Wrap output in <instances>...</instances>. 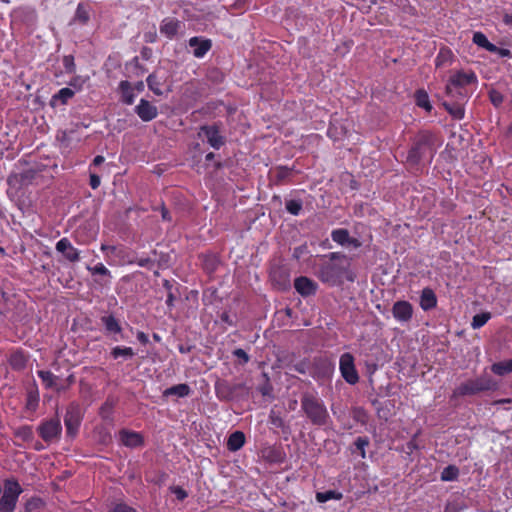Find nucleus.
Instances as JSON below:
<instances>
[{
	"label": "nucleus",
	"mask_w": 512,
	"mask_h": 512,
	"mask_svg": "<svg viewBox=\"0 0 512 512\" xmlns=\"http://www.w3.org/2000/svg\"><path fill=\"white\" fill-rule=\"evenodd\" d=\"M321 262L315 272L316 277L330 287H338L344 281L354 282L355 275L350 270L347 256L342 252H330L319 256Z\"/></svg>",
	"instance_id": "1"
},
{
	"label": "nucleus",
	"mask_w": 512,
	"mask_h": 512,
	"mask_svg": "<svg viewBox=\"0 0 512 512\" xmlns=\"http://www.w3.org/2000/svg\"><path fill=\"white\" fill-rule=\"evenodd\" d=\"M439 145L436 133L430 130H419L411 139L405 163L412 168L419 166L424 161L431 164Z\"/></svg>",
	"instance_id": "2"
},
{
	"label": "nucleus",
	"mask_w": 512,
	"mask_h": 512,
	"mask_svg": "<svg viewBox=\"0 0 512 512\" xmlns=\"http://www.w3.org/2000/svg\"><path fill=\"white\" fill-rule=\"evenodd\" d=\"M301 410L314 426H326L330 420L327 407L316 393L304 392L300 399Z\"/></svg>",
	"instance_id": "3"
},
{
	"label": "nucleus",
	"mask_w": 512,
	"mask_h": 512,
	"mask_svg": "<svg viewBox=\"0 0 512 512\" xmlns=\"http://www.w3.org/2000/svg\"><path fill=\"white\" fill-rule=\"evenodd\" d=\"M497 389V383L490 376H480L461 383L453 391V396L463 397L476 395L480 392L493 391Z\"/></svg>",
	"instance_id": "4"
},
{
	"label": "nucleus",
	"mask_w": 512,
	"mask_h": 512,
	"mask_svg": "<svg viewBox=\"0 0 512 512\" xmlns=\"http://www.w3.org/2000/svg\"><path fill=\"white\" fill-rule=\"evenodd\" d=\"M22 488L14 479L4 481V491L0 498V512H13Z\"/></svg>",
	"instance_id": "5"
},
{
	"label": "nucleus",
	"mask_w": 512,
	"mask_h": 512,
	"mask_svg": "<svg viewBox=\"0 0 512 512\" xmlns=\"http://www.w3.org/2000/svg\"><path fill=\"white\" fill-rule=\"evenodd\" d=\"M477 82L478 79L474 71H457L449 77L445 92L448 96H452L454 88H464L471 84H477Z\"/></svg>",
	"instance_id": "6"
},
{
	"label": "nucleus",
	"mask_w": 512,
	"mask_h": 512,
	"mask_svg": "<svg viewBox=\"0 0 512 512\" xmlns=\"http://www.w3.org/2000/svg\"><path fill=\"white\" fill-rule=\"evenodd\" d=\"M354 361L353 355L349 352L343 353L339 360L341 376L350 385H355L359 381V374Z\"/></svg>",
	"instance_id": "7"
},
{
	"label": "nucleus",
	"mask_w": 512,
	"mask_h": 512,
	"mask_svg": "<svg viewBox=\"0 0 512 512\" xmlns=\"http://www.w3.org/2000/svg\"><path fill=\"white\" fill-rule=\"evenodd\" d=\"M83 411L78 404L71 403L66 409V434L75 436L82 422Z\"/></svg>",
	"instance_id": "8"
},
{
	"label": "nucleus",
	"mask_w": 512,
	"mask_h": 512,
	"mask_svg": "<svg viewBox=\"0 0 512 512\" xmlns=\"http://www.w3.org/2000/svg\"><path fill=\"white\" fill-rule=\"evenodd\" d=\"M61 431V422L58 418L50 419L38 427V432L45 442L59 441Z\"/></svg>",
	"instance_id": "9"
},
{
	"label": "nucleus",
	"mask_w": 512,
	"mask_h": 512,
	"mask_svg": "<svg viewBox=\"0 0 512 512\" xmlns=\"http://www.w3.org/2000/svg\"><path fill=\"white\" fill-rule=\"evenodd\" d=\"M269 278L279 290H286L290 286V272L284 265H273L269 272Z\"/></svg>",
	"instance_id": "10"
},
{
	"label": "nucleus",
	"mask_w": 512,
	"mask_h": 512,
	"mask_svg": "<svg viewBox=\"0 0 512 512\" xmlns=\"http://www.w3.org/2000/svg\"><path fill=\"white\" fill-rule=\"evenodd\" d=\"M413 306L406 300H399L393 304L392 315L398 322H409L413 317Z\"/></svg>",
	"instance_id": "11"
},
{
	"label": "nucleus",
	"mask_w": 512,
	"mask_h": 512,
	"mask_svg": "<svg viewBox=\"0 0 512 512\" xmlns=\"http://www.w3.org/2000/svg\"><path fill=\"white\" fill-rule=\"evenodd\" d=\"M294 288L302 297H309L316 294L318 284L307 276H299L294 280Z\"/></svg>",
	"instance_id": "12"
},
{
	"label": "nucleus",
	"mask_w": 512,
	"mask_h": 512,
	"mask_svg": "<svg viewBox=\"0 0 512 512\" xmlns=\"http://www.w3.org/2000/svg\"><path fill=\"white\" fill-rule=\"evenodd\" d=\"M135 113L142 121L149 122L158 116V109L148 100L142 98L135 107Z\"/></svg>",
	"instance_id": "13"
},
{
	"label": "nucleus",
	"mask_w": 512,
	"mask_h": 512,
	"mask_svg": "<svg viewBox=\"0 0 512 512\" xmlns=\"http://www.w3.org/2000/svg\"><path fill=\"white\" fill-rule=\"evenodd\" d=\"M201 133L206 137L207 142L214 149H219L224 145V138L216 125H204L200 128Z\"/></svg>",
	"instance_id": "14"
},
{
	"label": "nucleus",
	"mask_w": 512,
	"mask_h": 512,
	"mask_svg": "<svg viewBox=\"0 0 512 512\" xmlns=\"http://www.w3.org/2000/svg\"><path fill=\"white\" fill-rule=\"evenodd\" d=\"M120 442L129 448L141 447L144 444V438L139 432L122 429L119 431Z\"/></svg>",
	"instance_id": "15"
},
{
	"label": "nucleus",
	"mask_w": 512,
	"mask_h": 512,
	"mask_svg": "<svg viewBox=\"0 0 512 512\" xmlns=\"http://www.w3.org/2000/svg\"><path fill=\"white\" fill-rule=\"evenodd\" d=\"M92 6L87 1H81L76 9L75 15L69 22V25L79 24L86 25L91 17Z\"/></svg>",
	"instance_id": "16"
},
{
	"label": "nucleus",
	"mask_w": 512,
	"mask_h": 512,
	"mask_svg": "<svg viewBox=\"0 0 512 512\" xmlns=\"http://www.w3.org/2000/svg\"><path fill=\"white\" fill-rule=\"evenodd\" d=\"M182 26V22L173 17H166L160 24V33L167 39H173L178 34Z\"/></svg>",
	"instance_id": "17"
},
{
	"label": "nucleus",
	"mask_w": 512,
	"mask_h": 512,
	"mask_svg": "<svg viewBox=\"0 0 512 512\" xmlns=\"http://www.w3.org/2000/svg\"><path fill=\"white\" fill-rule=\"evenodd\" d=\"M189 46L193 48V55L196 58L204 57L212 47V41L201 37H192L189 39Z\"/></svg>",
	"instance_id": "18"
},
{
	"label": "nucleus",
	"mask_w": 512,
	"mask_h": 512,
	"mask_svg": "<svg viewBox=\"0 0 512 512\" xmlns=\"http://www.w3.org/2000/svg\"><path fill=\"white\" fill-rule=\"evenodd\" d=\"M272 181L275 185H283L292 175V169L287 166H277L270 171Z\"/></svg>",
	"instance_id": "19"
},
{
	"label": "nucleus",
	"mask_w": 512,
	"mask_h": 512,
	"mask_svg": "<svg viewBox=\"0 0 512 512\" xmlns=\"http://www.w3.org/2000/svg\"><path fill=\"white\" fill-rule=\"evenodd\" d=\"M437 306V297L431 288H424L420 295V307L429 311Z\"/></svg>",
	"instance_id": "20"
},
{
	"label": "nucleus",
	"mask_w": 512,
	"mask_h": 512,
	"mask_svg": "<svg viewBox=\"0 0 512 512\" xmlns=\"http://www.w3.org/2000/svg\"><path fill=\"white\" fill-rule=\"evenodd\" d=\"M121 101L126 105H132L135 100L134 88L127 80H122L118 85Z\"/></svg>",
	"instance_id": "21"
},
{
	"label": "nucleus",
	"mask_w": 512,
	"mask_h": 512,
	"mask_svg": "<svg viewBox=\"0 0 512 512\" xmlns=\"http://www.w3.org/2000/svg\"><path fill=\"white\" fill-rule=\"evenodd\" d=\"M245 441V434L242 431H235L228 437L227 449L231 452H236L244 446Z\"/></svg>",
	"instance_id": "22"
},
{
	"label": "nucleus",
	"mask_w": 512,
	"mask_h": 512,
	"mask_svg": "<svg viewBox=\"0 0 512 512\" xmlns=\"http://www.w3.org/2000/svg\"><path fill=\"white\" fill-rule=\"evenodd\" d=\"M100 320L107 334L121 333L122 327L114 315L102 316Z\"/></svg>",
	"instance_id": "23"
},
{
	"label": "nucleus",
	"mask_w": 512,
	"mask_h": 512,
	"mask_svg": "<svg viewBox=\"0 0 512 512\" xmlns=\"http://www.w3.org/2000/svg\"><path fill=\"white\" fill-rule=\"evenodd\" d=\"M191 393V388L188 384L186 383H181V384H177V385H174V386H171L169 388H166L164 391H163V397H169V396H177L179 398H184V397H187L189 396Z\"/></svg>",
	"instance_id": "24"
},
{
	"label": "nucleus",
	"mask_w": 512,
	"mask_h": 512,
	"mask_svg": "<svg viewBox=\"0 0 512 512\" xmlns=\"http://www.w3.org/2000/svg\"><path fill=\"white\" fill-rule=\"evenodd\" d=\"M86 81L87 78L81 76L73 77L66 87V100L73 97L76 92L81 91Z\"/></svg>",
	"instance_id": "25"
},
{
	"label": "nucleus",
	"mask_w": 512,
	"mask_h": 512,
	"mask_svg": "<svg viewBox=\"0 0 512 512\" xmlns=\"http://www.w3.org/2000/svg\"><path fill=\"white\" fill-rule=\"evenodd\" d=\"M454 55L451 49L444 47L441 48L435 58V65L437 68L450 65L453 61Z\"/></svg>",
	"instance_id": "26"
},
{
	"label": "nucleus",
	"mask_w": 512,
	"mask_h": 512,
	"mask_svg": "<svg viewBox=\"0 0 512 512\" xmlns=\"http://www.w3.org/2000/svg\"><path fill=\"white\" fill-rule=\"evenodd\" d=\"M414 98L418 107L423 108L428 113L432 111L433 107L430 103L429 95L424 89L416 90Z\"/></svg>",
	"instance_id": "27"
},
{
	"label": "nucleus",
	"mask_w": 512,
	"mask_h": 512,
	"mask_svg": "<svg viewBox=\"0 0 512 512\" xmlns=\"http://www.w3.org/2000/svg\"><path fill=\"white\" fill-rule=\"evenodd\" d=\"M343 494L337 490H327L324 492H316L315 499L318 503H325L329 500H342Z\"/></svg>",
	"instance_id": "28"
},
{
	"label": "nucleus",
	"mask_w": 512,
	"mask_h": 512,
	"mask_svg": "<svg viewBox=\"0 0 512 512\" xmlns=\"http://www.w3.org/2000/svg\"><path fill=\"white\" fill-rule=\"evenodd\" d=\"M491 371L498 376H504L512 372V358L492 364Z\"/></svg>",
	"instance_id": "29"
},
{
	"label": "nucleus",
	"mask_w": 512,
	"mask_h": 512,
	"mask_svg": "<svg viewBox=\"0 0 512 512\" xmlns=\"http://www.w3.org/2000/svg\"><path fill=\"white\" fill-rule=\"evenodd\" d=\"M443 106L445 110L454 118L457 120H461L465 116V109L464 107L459 103H448L444 102Z\"/></svg>",
	"instance_id": "30"
},
{
	"label": "nucleus",
	"mask_w": 512,
	"mask_h": 512,
	"mask_svg": "<svg viewBox=\"0 0 512 512\" xmlns=\"http://www.w3.org/2000/svg\"><path fill=\"white\" fill-rule=\"evenodd\" d=\"M472 41L474 44H476L477 46L481 47V48H484L485 50L487 51H494L493 49H495V44L491 43L488 38L486 37V35L480 31L478 32H475L473 34V38H472Z\"/></svg>",
	"instance_id": "31"
},
{
	"label": "nucleus",
	"mask_w": 512,
	"mask_h": 512,
	"mask_svg": "<svg viewBox=\"0 0 512 512\" xmlns=\"http://www.w3.org/2000/svg\"><path fill=\"white\" fill-rule=\"evenodd\" d=\"M349 236H350L349 231L344 228L334 229L331 232L332 240L342 246L347 244V241H349L348 240Z\"/></svg>",
	"instance_id": "32"
},
{
	"label": "nucleus",
	"mask_w": 512,
	"mask_h": 512,
	"mask_svg": "<svg viewBox=\"0 0 512 512\" xmlns=\"http://www.w3.org/2000/svg\"><path fill=\"white\" fill-rule=\"evenodd\" d=\"M459 476V468L456 465H448L446 466L443 471L441 472V480L448 482V481H455Z\"/></svg>",
	"instance_id": "33"
},
{
	"label": "nucleus",
	"mask_w": 512,
	"mask_h": 512,
	"mask_svg": "<svg viewBox=\"0 0 512 512\" xmlns=\"http://www.w3.org/2000/svg\"><path fill=\"white\" fill-rule=\"evenodd\" d=\"M148 88L157 96L163 95V91L161 89L162 83L156 76V74H150L147 79Z\"/></svg>",
	"instance_id": "34"
},
{
	"label": "nucleus",
	"mask_w": 512,
	"mask_h": 512,
	"mask_svg": "<svg viewBox=\"0 0 512 512\" xmlns=\"http://www.w3.org/2000/svg\"><path fill=\"white\" fill-rule=\"evenodd\" d=\"M110 354L113 359H118L119 357L132 358L135 352L131 347L116 346L112 348Z\"/></svg>",
	"instance_id": "35"
},
{
	"label": "nucleus",
	"mask_w": 512,
	"mask_h": 512,
	"mask_svg": "<svg viewBox=\"0 0 512 512\" xmlns=\"http://www.w3.org/2000/svg\"><path fill=\"white\" fill-rule=\"evenodd\" d=\"M303 207V203L300 199H290L287 200L285 203L286 210L294 216H297L300 214Z\"/></svg>",
	"instance_id": "36"
},
{
	"label": "nucleus",
	"mask_w": 512,
	"mask_h": 512,
	"mask_svg": "<svg viewBox=\"0 0 512 512\" xmlns=\"http://www.w3.org/2000/svg\"><path fill=\"white\" fill-rule=\"evenodd\" d=\"M491 318V314L489 312H482L476 314L472 319V328L479 329L483 327Z\"/></svg>",
	"instance_id": "37"
},
{
	"label": "nucleus",
	"mask_w": 512,
	"mask_h": 512,
	"mask_svg": "<svg viewBox=\"0 0 512 512\" xmlns=\"http://www.w3.org/2000/svg\"><path fill=\"white\" fill-rule=\"evenodd\" d=\"M352 418L362 425H366L368 422V414L366 410L362 407H353L352 409Z\"/></svg>",
	"instance_id": "38"
},
{
	"label": "nucleus",
	"mask_w": 512,
	"mask_h": 512,
	"mask_svg": "<svg viewBox=\"0 0 512 512\" xmlns=\"http://www.w3.org/2000/svg\"><path fill=\"white\" fill-rule=\"evenodd\" d=\"M39 377L42 379L43 383L48 388H55L56 385V377L50 371L40 370L38 371Z\"/></svg>",
	"instance_id": "39"
},
{
	"label": "nucleus",
	"mask_w": 512,
	"mask_h": 512,
	"mask_svg": "<svg viewBox=\"0 0 512 512\" xmlns=\"http://www.w3.org/2000/svg\"><path fill=\"white\" fill-rule=\"evenodd\" d=\"M15 436L22 441H31L33 439V431L30 426H22L15 430Z\"/></svg>",
	"instance_id": "40"
},
{
	"label": "nucleus",
	"mask_w": 512,
	"mask_h": 512,
	"mask_svg": "<svg viewBox=\"0 0 512 512\" xmlns=\"http://www.w3.org/2000/svg\"><path fill=\"white\" fill-rule=\"evenodd\" d=\"M113 408H114V402L113 400H110L109 398L102 404V406L100 407V411H99V414L101 416V418L103 419H110L111 418V415H112V412H113Z\"/></svg>",
	"instance_id": "41"
},
{
	"label": "nucleus",
	"mask_w": 512,
	"mask_h": 512,
	"mask_svg": "<svg viewBox=\"0 0 512 512\" xmlns=\"http://www.w3.org/2000/svg\"><path fill=\"white\" fill-rule=\"evenodd\" d=\"M81 251L74 248L67 240H66V260L75 262L80 258Z\"/></svg>",
	"instance_id": "42"
},
{
	"label": "nucleus",
	"mask_w": 512,
	"mask_h": 512,
	"mask_svg": "<svg viewBox=\"0 0 512 512\" xmlns=\"http://www.w3.org/2000/svg\"><path fill=\"white\" fill-rule=\"evenodd\" d=\"M370 441L368 437H358L354 445L356 446V449L360 452V456L362 458L366 457L365 448L369 445Z\"/></svg>",
	"instance_id": "43"
},
{
	"label": "nucleus",
	"mask_w": 512,
	"mask_h": 512,
	"mask_svg": "<svg viewBox=\"0 0 512 512\" xmlns=\"http://www.w3.org/2000/svg\"><path fill=\"white\" fill-rule=\"evenodd\" d=\"M87 269L92 273V274H98V275H102V276H108L110 277L111 276V273L110 271L106 268V266L103 264V263H97L95 266L93 267H90L88 266Z\"/></svg>",
	"instance_id": "44"
},
{
	"label": "nucleus",
	"mask_w": 512,
	"mask_h": 512,
	"mask_svg": "<svg viewBox=\"0 0 512 512\" xmlns=\"http://www.w3.org/2000/svg\"><path fill=\"white\" fill-rule=\"evenodd\" d=\"M489 99L495 107H498L503 103L504 97L499 91L491 90L489 92Z\"/></svg>",
	"instance_id": "45"
},
{
	"label": "nucleus",
	"mask_w": 512,
	"mask_h": 512,
	"mask_svg": "<svg viewBox=\"0 0 512 512\" xmlns=\"http://www.w3.org/2000/svg\"><path fill=\"white\" fill-rule=\"evenodd\" d=\"M233 355L235 357H237L239 360H240V363L241 364H246L249 362L250 360V357L249 355L247 354L246 351H244L243 349L241 348H237L233 351Z\"/></svg>",
	"instance_id": "46"
},
{
	"label": "nucleus",
	"mask_w": 512,
	"mask_h": 512,
	"mask_svg": "<svg viewBox=\"0 0 512 512\" xmlns=\"http://www.w3.org/2000/svg\"><path fill=\"white\" fill-rule=\"evenodd\" d=\"M41 505H42L41 499L32 498L26 502L25 509H26V511L31 512L33 510L40 508Z\"/></svg>",
	"instance_id": "47"
},
{
	"label": "nucleus",
	"mask_w": 512,
	"mask_h": 512,
	"mask_svg": "<svg viewBox=\"0 0 512 512\" xmlns=\"http://www.w3.org/2000/svg\"><path fill=\"white\" fill-rule=\"evenodd\" d=\"M308 253V247L306 244L297 246L293 249V257L296 260H300L305 254Z\"/></svg>",
	"instance_id": "48"
},
{
	"label": "nucleus",
	"mask_w": 512,
	"mask_h": 512,
	"mask_svg": "<svg viewBox=\"0 0 512 512\" xmlns=\"http://www.w3.org/2000/svg\"><path fill=\"white\" fill-rule=\"evenodd\" d=\"M171 491L179 501H183L184 499H186L188 497L187 491L180 486L172 487Z\"/></svg>",
	"instance_id": "49"
},
{
	"label": "nucleus",
	"mask_w": 512,
	"mask_h": 512,
	"mask_svg": "<svg viewBox=\"0 0 512 512\" xmlns=\"http://www.w3.org/2000/svg\"><path fill=\"white\" fill-rule=\"evenodd\" d=\"M12 366L20 369L25 366V359L22 355L15 354L11 358Z\"/></svg>",
	"instance_id": "50"
},
{
	"label": "nucleus",
	"mask_w": 512,
	"mask_h": 512,
	"mask_svg": "<svg viewBox=\"0 0 512 512\" xmlns=\"http://www.w3.org/2000/svg\"><path fill=\"white\" fill-rule=\"evenodd\" d=\"M494 51H490L491 53H496L498 54L500 57H511L512 53L509 49H506V48H500L498 46L495 45V49H493Z\"/></svg>",
	"instance_id": "51"
},
{
	"label": "nucleus",
	"mask_w": 512,
	"mask_h": 512,
	"mask_svg": "<svg viewBox=\"0 0 512 512\" xmlns=\"http://www.w3.org/2000/svg\"><path fill=\"white\" fill-rule=\"evenodd\" d=\"M112 512H137V511L126 504H118L114 507Z\"/></svg>",
	"instance_id": "52"
},
{
	"label": "nucleus",
	"mask_w": 512,
	"mask_h": 512,
	"mask_svg": "<svg viewBox=\"0 0 512 512\" xmlns=\"http://www.w3.org/2000/svg\"><path fill=\"white\" fill-rule=\"evenodd\" d=\"M136 263L140 267L149 268L153 264V261L149 257H141Z\"/></svg>",
	"instance_id": "53"
},
{
	"label": "nucleus",
	"mask_w": 512,
	"mask_h": 512,
	"mask_svg": "<svg viewBox=\"0 0 512 512\" xmlns=\"http://www.w3.org/2000/svg\"><path fill=\"white\" fill-rule=\"evenodd\" d=\"M101 180L97 174H90V186L92 189H97L100 186Z\"/></svg>",
	"instance_id": "54"
},
{
	"label": "nucleus",
	"mask_w": 512,
	"mask_h": 512,
	"mask_svg": "<svg viewBox=\"0 0 512 512\" xmlns=\"http://www.w3.org/2000/svg\"><path fill=\"white\" fill-rule=\"evenodd\" d=\"M57 101L64 104V88L60 89L52 98L51 105H55Z\"/></svg>",
	"instance_id": "55"
},
{
	"label": "nucleus",
	"mask_w": 512,
	"mask_h": 512,
	"mask_svg": "<svg viewBox=\"0 0 512 512\" xmlns=\"http://www.w3.org/2000/svg\"><path fill=\"white\" fill-rule=\"evenodd\" d=\"M74 58L73 56H67L66 55V58H65V61H66V73H71L74 71V62H73Z\"/></svg>",
	"instance_id": "56"
},
{
	"label": "nucleus",
	"mask_w": 512,
	"mask_h": 512,
	"mask_svg": "<svg viewBox=\"0 0 512 512\" xmlns=\"http://www.w3.org/2000/svg\"><path fill=\"white\" fill-rule=\"evenodd\" d=\"M137 340L142 344V345H146L148 342H149V338H148V335L142 331H139L137 333Z\"/></svg>",
	"instance_id": "57"
},
{
	"label": "nucleus",
	"mask_w": 512,
	"mask_h": 512,
	"mask_svg": "<svg viewBox=\"0 0 512 512\" xmlns=\"http://www.w3.org/2000/svg\"><path fill=\"white\" fill-rule=\"evenodd\" d=\"M175 295L172 291H169L167 294L166 305L169 309L174 307Z\"/></svg>",
	"instance_id": "58"
},
{
	"label": "nucleus",
	"mask_w": 512,
	"mask_h": 512,
	"mask_svg": "<svg viewBox=\"0 0 512 512\" xmlns=\"http://www.w3.org/2000/svg\"><path fill=\"white\" fill-rule=\"evenodd\" d=\"M161 216H162V219L164 221H171L172 220L171 215H170L168 209L164 205H162V207H161Z\"/></svg>",
	"instance_id": "59"
},
{
	"label": "nucleus",
	"mask_w": 512,
	"mask_h": 512,
	"mask_svg": "<svg viewBox=\"0 0 512 512\" xmlns=\"http://www.w3.org/2000/svg\"><path fill=\"white\" fill-rule=\"evenodd\" d=\"M349 241H347V244L346 245H349V246H352L354 248H359L361 246V242L359 241V239L357 238H354V237H350L349 236Z\"/></svg>",
	"instance_id": "60"
},
{
	"label": "nucleus",
	"mask_w": 512,
	"mask_h": 512,
	"mask_svg": "<svg viewBox=\"0 0 512 512\" xmlns=\"http://www.w3.org/2000/svg\"><path fill=\"white\" fill-rule=\"evenodd\" d=\"M259 391L260 393L263 395V396H268L270 395L271 391H272V387L269 385V384H266L262 387L259 388Z\"/></svg>",
	"instance_id": "61"
},
{
	"label": "nucleus",
	"mask_w": 512,
	"mask_h": 512,
	"mask_svg": "<svg viewBox=\"0 0 512 512\" xmlns=\"http://www.w3.org/2000/svg\"><path fill=\"white\" fill-rule=\"evenodd\" d=\"M37 401H38L37 396L34 395L32 392H30L29 393V397H28V405H29V407L36 406Z\"/></svg>",
	"instance_id": "62"
},
{
	"label": "nucleus",
	"mask_w": 512,
	"mask_h": 512,
	"mask_svg": "<svg viewBox=\"0 0 512 512\" xmlns=\"http://www.w3.org/2000/svg\"><path fill=\"white\" fill-rule=\"evenodd\" d=\"M221 320L229 325H233L232 320L227 312H223L220 316Z\"/></svg>",
	"instance_id": "63"
},
{
	"label": "nucleus",
	"mask_w": 512,
	"mask_h": 512,
	"mask_svg": "<svg viewBox=\"0 0 512 512\" xmlns=\"http://www.w3.org/2000/svg\"><path fill=\"white\" fill-rule=\"evenodd\" d=\"M504 24L512 27V13L505 14L503 17Z\"/></svg>",
	"instance_id": "64"
}]
</instances>
